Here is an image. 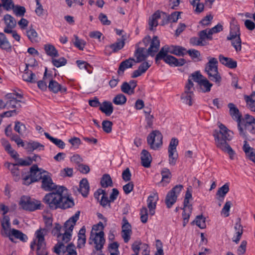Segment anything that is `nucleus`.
I'll use <instances>...</instances> for the list:
<instances>
[{
	"label": "nucleus",
	"mask_w": 255,
	"mask_h": 255,
	"mask_svg": "<svg viewBox=\"0 0 255 255\" xmlns=\"http://www.w3.org/2000/svg\"><path fill=\"white\" fill-rule=\"evenodd\" d=\"M66 188L64 186H59L56 190L46 194L43 201L51 210L60 208L66 209L71 208L74 205V201L64 193Z\"/></svg>",
	"instance_id": "1"
},
{
	"label": "nucleus",
	"mask_w": 255,
	"mask_h": 255,
	"mask_svg": "<svg viewBox=\"0 0 255 255\" xmlns=\"http://www.w3.org/2000/svg\"><path fill=\"white\" fill-rule=\"evenodd\" d=\"M219 130H215L213 134L215 138V144L218 148L227 153L230 159L233 160L234 158L235 152L227 141L231 140L233 132L222 124L219 125Z\"/></svg>",
	"instance_id": "2"
},
{
	"label": "nucleus",
	"mask_w": 255,
	"mask_h": 255,
	"mask_svg": "<svg viewBox=\"0 0 255 255\" xmlns=\"http://www.w3.org/2000/svg\"><path fill=\"white\" fill-rule=\"evenodd\" d=\"M159 48V40L157 36H154L152 38L149 47L146 49L144 47H138L134 52V56L136 57L135 62L139 63L144 61L148 55L154 56L155 53L157 52Z\"/></svg>",
	"instance_id": "3"
},
{
	"label": "nucleus",
	"mask_w": 255,
	"mask_h": 255,
	"mask_svg": "<svg viewBox=\"0 0 255 255\" xmlns=\"http://www.w3.org/2000/svg\"><path fill=\"white\" fill-rule=\"evenodd\" d=\"M47 233V230L46 229L40 228L35 232V239L31 243L30 248L33 250L36 246V255H48V252L44 239Z\"/></svg>",
	"instance_id": "4"
},
{
	"label": "nucleus",
	"mask_w": 255,
	"mask_h": 255,
	"mask_svg": "<svg viewBox=\"0 0 255 255\" xmlns=\"http://www.w3.org/2000/svg\"><path fill=\"white\" fill-rule=\"evenodd\" d=\"M175 45H165L160 49V59H163L165 62L170 65L175 66H181L183 65L186 61L184 59H177L173 56L167 55L168 53L173 54L174 53Z\"/></svg>",
	"instance_id": "5"
},
{
	"label": "nucleus",
	"mask_w": 255,
	"mask_h": 255,
	"mask_svg": "<svg viewBox=\"0 0 255 255\" xmlns=\"http://www.w3.org/2000/svg\"><path fill=\"white\" fill-rule=\"evenodd\" d=\"M218 61L215 58H210L205 67L209 79L218 85L221 81V77L218 71Z\"/></svg>",
	"instance_id": "6"
},
{
	"label": "nucleus",
	"mask_w": 255,
	"mask_h": 255,
	"mask_svg": "<svg viewBox=\"0 0 255 255\" xmlns=\"http://www.w3.org/2000/svg\"><path fill=\"white\" fill-rule=\"evenodd\" d=\"M47 172L38 167L37 165H32L30 169V174L23 178L24 184L28 185L30 183L41 179Z\"/></svg>",
	"instance_id": "7"
},
{
	"label": "nucleus",
	"mask_w": 255,
	"mask_h": 255,
	"mask_svg": "<svg viewBox=\"0 0 255 255\" xmlns=\"http://www.w3.org/2000/svg\"><path fill=\"white\" fill-rule=\"evenodd\" d=\"M6 27L4 28L3 31L8 34H11L12 37L17 41H19L20 36L15 30H13L16 25V21L15 18L11 15L6 14L3 18Z\"/></svg>",
	"instance_id": "8"
},
{
	"label": "nucleus",
	"mask_w": 255,
	"mask_h": 255,
	"mask_svg": "<svg viewBox=\"0 0 255 255\" xmlns=\"http://www.w3.org/2000/svg\"><path fill=\"white\" fill-rule=\"evenodd\" d=\"M19 205L21 208L28 211H33L40 209V202L31 198L29 196H22L19 200Z\"/></svg>",
	"instance_id": "9"
},
{
	"label": "nucleus",
	"mask_w": 255,
	"mask_h": 255,
	"mask_svg": "<svg viewBox=\"0 0 255 255\" xmlns=\"http://www.w3.org/2000/svg\"><path fill=\"white\" fill-rule=\"evenodd\" d=\"M195 88L194 84L191 79H188L185 86L184 92L182 94L181 99L182 102L189 106H191L193 103L194 98V91Z\"/></svg>",
	"instance_id": "10"
},
{
	"label": "nucleus",
	"mask_w": 255,
	"mask_h": 255,
	"mask_svg": "<svg viewBox=\"0 0 255 255\" xmlns=\"http://www.w3.org/2000/svg\"><path fill=\"white\" fill-rule=\"evenodd\" d=\"M93 243L94 244V248L97 251L102 252V250L105 243L104 233L103 231H101L98 233H95L93 232H91L90 237L89 240V244L90 245H92Z\"/></svg>",
	"instance_id": "11"
},
{
	"label": "nucleus",
	"mask_w": 255,
	"mask_h": 255,
	"mask_svg": "<svg viewBox=\"0 0 255 255\" xmlns=\"http://www.w3.org/2000/svg\"><path fill=\"white\" fill-rule=\"evenodd\" d=\"M183 188V186L181 184L174 186L166 195L165 203L168 208H171L176 202L178 195Z\"/></svg>",
	"instance_id": "12"
},
{
	"label": "nucleus",
	"mask_w": 255,
	"mask_h": 255,
	"mask_svg": "<svg viewBox=\"0 0 255 255\" xmlns=\"http://www.w3.org/2000/svg\"><path fill=\"white\" fill-rule=\"evenodd\" d=\"M30 165V160L29 161H24L22 159H18V161L16 163H10L6 162L4 163V166L10 171L12 176L15 177L14 180L16 181L19 179L20 177V171L17 166L18 165L28 166Z\"/></svg>",
	"instance_id": "13"
},
{
	"label": "nucleus",
	"mask_w": 255,
	"mask_h": 255,
	"mask_svg": "<svg viewBox=\"0 0 255 255\" xmlns=\"http://www.w3.org/2000/svg\"><path fill=\"white\" fill-rule=\"evenodd\" d=\"M64 231L63 234L58 233L57 236L58 244L56 245L54 248V252L57 254L60 253V250L62 247H64V244L67 243L71 240L72 232L66 231Z\"/></svg>",
	"instance_id": "14"
},
{
	"label": "nucleus",
	"mask_w": 255,
	"mask_h": 255,
	"mask_svg": "<svg viewBox=\"0 0 255 255\" xmlns=\"http://www.w3.org/2000/svg\"><path fill=\"white\" fill-rule=\"evenodd\" d=\"M41 180V188L45 191H54L59 187L53 182L51 177L48 172L43 176Z\"/></svg>",
	"instance_id": "15"
},
{
	"label": "nucleus",
	"mask_w": 255,
	"mask_h": 255,
	"mask_svg": "<svg viewBox=\"0 0 255 255\" xmlns=\"http://www.w3.org/2000/svg\"><path fill=\"white\" fill-rule=\"evenodd\" d=\"M131 233V225L128 223L127 218L124 217L123 219L122 236L125 243H127L129 241Z\"/></svg>",
	"instance_id": "16"
},
{
	"label": "nucleus",
	"mask_w": 255,
	"mask_h": 255,
	"mask_svg": "<svg viewBox=\"0 0 255 255\" xmlns=\"http://www.w3.org/2000/svg\"><path fill=\"white\" fill-rule=\"evenodd\" d=\"M80 211H77L74 215L70 217L64 224L63 230L72 232L76 222L79 218Z\"/></svg>",
	"instance_id": "17"
},
{
	"label": "nucleus",
	"mask_w": 255,
	"mask_h": 255,
	"mask_svg": "<svg viewBox=\"0 0 255 255\" xmlns=\"http://www.w3.org/2000/svg\"><path fill=\"white\" fill-rule=\"evenodd\" d=\"M5 237H8L9 239L13 242H14L13 237H14L15 239H19L23 242H26L27 240V237L25 234H24L21 231L14 229L10 230L9 232Z\"/></svg>",
	"instance_id": "18"
},
{
	"label": "nucleus",
	"mask_w": 255,
	"mask_h": 255,
	"mask_svg": "<svg viewBox=\"0 0 255 255\" xmlns=\"http://www.w3.org/2000/svg\"><path fill=\"white\" fill-rule=\"evenodd\" d=\"M49 83L48 88L50 91L56 94L60 92L61 93H65L67 91L66 87L62 86L57 82L52 79V77L49 78Z\"/></svg>",
	"instance_id": "19"
},
{
	"label": "nucleus",
	"mask_w": 255,
	"mask_h": 255,
	"mask_svg": "<svg viewBox=\"0 0 255 255\" xmlns=\"http://www.w3.org/2000/svg\"><path fill=\"white\" fill-rule=\"evenodd\" d=\"M160 174L162 176L160 186L166 187L170 182L172 178L171 172L167 168H163L160 171Z\"/></svg>",
	"instance_id": "20"
},
{
	"label": "nucleus",
	"mask_w": 255,
	"mask_h": 255,
	"mask_svg": "<svg viewBox=\"0 0 255 255\" xmlns=\"http://www.w3.org/2000/svg\"><path fill=\"white\" fill-rule=\"evenodd\" d=\"M2 230L0 232L1 235L5 237L9 232L10 229V219L8 216L4 215L0 221Z\"/></svg>",
	"instance_id": "21"
},
{
	"label": "nucleus",
	"mask_w": 255,
	"mask_h": 255,
	"mask_svg": "<svg viewBox=\"0 0 255 255\" xmlns=\"http://www.w3.org/2000/svg\"><path fill=\"white\" fill-rule=\"evenodd\" d=\"M229 108V113L230 116L233 120L237 122L242 120V114L240 112L239 109L233 103H229L228 105Z\"/></svg>",
	"instance_id": "22"
},
{
	"label": "nucleus",
	"mask_w": 255,
	"mask_h": 255,
	"mask_svg": "<svg viewBox=\"0 0 255 255\" xmlns=\"http://www.w3.org/2000/svg\"><path fill=\"white\" fill-rule=\"evenodd\" d=\"M243 149L247 157L255 163V149L251 147L247 141H244Z\"/></svg>",
	"instance_id": "23"
},
{
	"label": "nucleus",
	"mask_w": 255,
	"mask_h": 255,
	"mask_svg": "<svg viewBox=\"0 0 255 255\" xmlns=\"http://www.w3.org/2000/svg\"><path fill=\"white\" fill-rule=\"evenodd\" d=\"M158 198V195L154 194L150 195L147 199V207L149 210V214L151 215H153L154 214V209L156 207V204Z\"/></svg>",
	"instance_id": "24"
},
{
	"label": "nucleus",
	"mask_w": 255,
	"mask_h": 255,
	"mask_svg": "<svg viewBox=\"0 0 255 255\" xmlns=\"http://www.w3.org/2000/svg\"><path fill=\"white\" fill-rule=\"evenodd\" d=\"M133 61L135 62V60L133 58H129L122 62L118 70V74L119 75H123L126 69L131 68L133 65Z\"/></svg>",
	"instance_id": "25"
},
{
	"label": "nucleus",
	"mask_w": 255,
	"mask_h": 255,
	"mask_svg": "<svg viewBox=\"0 0 255 255\" xmlns=\"http://www.w3.org/2000/svg\"><path fill=\"white\" fill-rule=\"evenodd\" d=\"M159 133L158 130H153L151 132L147 137V141L148 144L150 145L151 148L156 150L158 149L159 147V143H155V138L157 134Z\"/></svg>",
	"instance_id": "26"
},
{
	"label": "nucleus",
	"mask_w": 255,
	"mask_h": 255,
	"mask_svg": "<svg viewBox=\"0 0 255 255\" xmlns=\"http://www.w3.org/2000/svg\"><path fill=\"white\" fill-rule=\"evenodd\" d=\"M0 48L7 52H10L12 46L5 34L0 32Z\"/></svg>",
	"instance_id": "27"
},
{
	"label": "nucleus",
	"mask_w": 255,
	"mask_h": 255,
	"mask_svg": "<svg viewBox=\"0 0 255 255\" xmlns=\"http://www.w3.org/2000/svg\"><path fill=\"white\" fill-rule=\"evenodd\" d=\"M99 110L106 116H109L113 112L114 108L111 102L105 101L101 104Z\"/></svg>",
	"instance_id": "28"
},
{
	"label": "nucleus",
	"mask_w": 255,
	"mask_h": 255,
	"mask_svg": "<svg viewBox=\"0 0 255 255\" xmlns=\"http://www.w3.org/2000/svg\"><path fill=\"white\" fill-rule=\"evenodd\" d=\"M89 184L86 178L82 179L79 184V191L81 193L83 197H87L89 192Z\"/></svg>",
	"instance_id": "29"
},
{
	"label": "nucleus",
	"mask_w": 255,
	"mask_h": 255,
	"mask_svg": "<svg viewBox=\"0 0 255 255\" xmlns=\"http://www.w3.org/2000/svg\"><path fill=\"white\" fill-rule=\"evenodd\" d=\"M141 164L144 167H149L150 166L151 157L148 151L143 149L141 153Z\"/></svg>",
	"instance_id": "30"
},
{
	"label": "nucleus",
	"mask_w": 255,
	"mask_h": 255,
	"mask_svg": "<svg viewBox=\"0 0 255 255\" xmlns=\"http://www.w3.org/2000/svg\"><path fill=\"white\" fill-rule=\"evenodd\" d=\"M44 145L37 141H31L26 143L25 149L29 153H31L34 150H43Z\"/></svg>",
	"instance_id": "31"
},
{
	"label": "nucleus",
	"mask_w": 255,
	"mask_h": 255,
	"mask_svg": "<svg viewBox=\"0 0 255 255\" xmlns=\"http://www.w3.org/2000/svg\"><path fill=\"white\" fill-rule=\"evenodd\" d=\"M219 59L222 64L230 68H235L237 66V63L236 61L233 60L231 58L224 57L222 55H219Z\"/></svg>",
	"instance_id": "32"
},
{
	"label": "nucleus",
	"mask_w": 255,
	"mask_h": 255,
	"mask_svg": "<svg viewBox=\"0 0 255 255\" xmlns=\"http://www.w3.org/2000/svg\"><path fill=\"white\" fill-rule=\"evenodd\" d=\"M50 77H52V75L47 73V68L45 67L42 80L37 82V86L40 90L42 91H46L47 90L48 86L45 81L47 79H49Z\"/></svg>",
	"instance_id": "33"
},
{
	"label": "nucleus",
	"mask_w": 255,
	"mask_h": 255,
	"mask_svg": "<svg viewBox=\"0 0 255 255\" xmlns=\"http://www.w3.org/2000/svg\"><path fill=\"white\" fill-rule=\"evenodd\" d=\"M159 18V10H157L155 12L149 17L148 20V24L149 29L153 30L154 27L158 25V20Z\"/></svg>",
	"instance_id": "34"
},
{
	"label": "nucleus",
	"mask_w": 255,
	"mask_h": 255,
	"mask_svg": "<svg viewBox=\"0 0 255 255\" xmlns=\"http://www.w3.org/2000/svg\"><path fill=\"white\" fill-rule=\"evenodd\" d=\"M86 229L85 227L83 226L79 231L78 233V240L77 247L78 248H82L85 246L86 238L85 236Z\"/></svg>",
	"instance_id": "35"
},
{
	"label": "nucleus",
	"mask_w": 255,
	"mask_h": 255,
	"mask_svg": "<svg viewBox=\"0 0 255 255\" xmlns=\"http://www.w3.org/2000/svg\"><path fill=\"white\" fill-rule=\"evenodd\" d=\"M229 183H225L223 186L219 188L216 193V195L218 196V200L223 201L226 194L229 191Z\"/></svg>",
	"instance_id": "36"
},
{
	"label": "nucleus",
	"mask_w": 255,
	"mask_h": 255,
	"mask_svg": "<svg viewBox=\"0 0 255 255\" xmlns=\"http://www.w3.org/2000/svg\"><path fill=\"white\" fill-rule=\"evenodd\" d=\"M44 135L47 139H48L51 142H52L53 143H54L58 147H59L61 149H63L65 148V143L61 139L54 138V137H52V136H51L47 132H44Z\"/></svg>",
	"instance_id": "37"
},
{
	"label": "nucleus",
	"mask_w": 255,
	"mask_h": 255,
	"mask_svg": "<svg viewBox=\"0 0 255 255\" xmlns=\"http://www.w3.org/2000/svg\"><path fill=\"white\" fill-rule=\"evenodd\" d=\"M22 79L24 81L31 83H34L36 81L35 74L31 71H28L27 69L25 70V72L22 75Z\"/></svg>",
	"instance_id": "38"
},
{
	"label": "nucleus",
	"mask_w": 255,
	"mask_h": 255,
	"mask_svg": "<svg viewBox=\"0 0 255 255\" xmlns=\"http://www.w3.org/2000/svg\"><path fill=\"white\" fill-rule=\"evenodd\" d=\"M44 50L48 56L52 57H58L59 56L58 51L52 44H45L44 45Z\"/></svg>",
	"instance_id": "39"
},
{
	"label": "nucleus",
	"mask_w": 255,
	"mask_h": 255,
	"mask_svg": "<svg viewBox=\"0 0 255 255\" xmlns=\"http://www.w3.org/2000/svg\"><path fill=\"white\" fill-rule=\"evenodd\" d=\"M238 221L235 224L234 229L236 231L237 236L235 238L233 239V242H235L236 243H238L241 237L243 234V227L240 224V219H238Z\"/></svg>",
	"instance_id": "40"
},
{
	"label": "nucleus",
	"mask_w": 255,
	"mask_h": 255,
	"mask_svg": "<svg viewBox=\"0 0 255 255\" xmlns=\"http://www.w3.org/2000/svg\"><path fill=\"white\" fill-rule=\"evenodd\" d=\"M191 224H195L200 229H205L206 227V218L202 215H198Z\"/></svg>",
	"instance_id": "41"
},
{
	"label": "nucleus",
	"mask_w": 255,
	"mask_h": 255,
	"mask_svg": "<svg viewBox=\"0 0 255 255\" xmlns=\"http://www.w3.org/2000/svg\"><path fill=\"white\" fill-rule=\"evenodd\" d=\"M203 92H209L211 90L212 84L209 82L206 78H204L198 84Z\"/></svg>",
	"instance_id": "42"
},
{
	"label": "nucleus",
	"mask_w": 255,
	"mask_h": 255,
	"mask_svg": "<svg viewBox=\"0 0 255 255\" xmlns=\"http://www.w3.org/2000/svg\"><path fill=\"white\" fill-rule=\"evenodd\" d=\"M101 185L103 188H107L113 186V182L111 177L109 174H104L101 180Z\"/></svg>",
	"instance_id": "43"
},
{
	"label": "nucleus",
	"mask_w": 255,
	"mask_h": 255,
	"mask_svg": "<svg viewBox=\"0 0 255 255\" xmlns=\"http://www.w3.org/2000/svg\"><path fill=\"white\" fill-rule=\"evenodd\" d=\"M240 28L237 25H233L231 28L229 35L227 37L228 40L234 39L237 37H240Z\"/></svg>",
	"instance_id": "44"
},
{
	"label": "nucleus",
	"mask_w": 255,
	"mask_h": 255,
	"mask_svg": "<svg viewBox=\"0 0 255 255\" xmlns=\"http://www.w3.org/2000/svg\"><path fill=\"white\" fill-rule=\"evenodd\" d=\"M168 162L169 165L174 166L176 164L178 158V153L177 150H168Z\"/></svg>",
	"instance_id": "45"
},
{
	"label": "nucleus",
	"mask_w": 255,
	"mask_h": 255,
	"mask_svg": "<svg viewBox=\"0 0 255 255\" xmlns=\"http://www.w3.org/2000/svg\"><path fill=\"white\" fill-rule=\"evenodd\" d=\"M14 129L21 135L25 133L27 130L25 125L18 121L15 122Z\"/></svg>",
	"instance_id": "46"
},
{
	"label": "nucleus",
	"mask_w": 255,
	"mask_h": 255,
	"mask_svg": "<svg viewBox=\"0 0 255 255\" xmlns=\"http://www.w3.org/2000/svg\"><path fill=\"white\" fill-rule=\"evenodd\" d=\"M198 35L200 37V39L202 40L204 43H206L205 40L212 39V34H209V30L208 29H206L202 30L199 32Z\"/></svg>",
	"instance_id": "47"
},
{
	"label": "nucleus",
	"mask_w": 255,
	"mask_h": 255,
	"mask_svg": "<svg viewBox=\"0 0 255 255\" xmlns=\"http://www.w3.org/2000/svg\"><path fill=\"white\" fill-rule=\"evenodd\" d=\"M11 9L13 10L14 14L16 16H23L26 12L25 8L24 6L18 5H14Z\"/></svg>",
	"instance_id": "48"
},
{
	"label": "nucleus",
	"mask_w": 255,
	"mask_h": 255,
	"mask_svg": "<svg viewBox=\"0 0 255 255\" xmlns=\"http://www.w3.org/2000/svg\"><path fill=\"white\" fill-rule=\"evenodd\" d=\"M124 45V40L119 39L116 42L111 44L110 47L112 49L113 52H116L123 48Z\"/></svg>",
	"instance_id": "49"
},
{
	"label": "nucleus",
	"mask_w": 255,
	"mask_h": 255,
	"mask_svg": "<svg viewBox=\"0 0 255 255\" xmlns=\"http://www.w3.org/2000/svg\"><path fill=\"white\" fill-rule=\"evenodd\" d=\"M126 97L122 94L117 95L113 101V103L117 105H123L126 103Z\"/></svg>",
	"instance_id": "50"
},
{
	"label": "nucleus",
	"mask_w": 255,
	"mask_h": 255,
	"mask_svg": "<svg viewBox=\"0 0 255 255\" xmlns=\"http://www.w3.org/2000/svg\"><path fill=\"white\" fill-rule=\"evenodd\" d=\"M27 36L32 42H36L37 40V33L33 28H30L26 31Z\"/></svg>",
	"instance_id": "51"
},
{
	"label": "nucleus",
	"mask_w": 255,
	"mask_h": 255,
	"mask_svg": "<svg viewBox=\"0 0 255 255\" xmlns=\"http://www.w3.org/2000/svg\"><path fill=\"white\" fill-rule=\"evenodd\" d=\"M192 190L191 187H189L187 189L184 200V206L185 208H187V207L189 206H192L191 204H189V200L192 198Z\"/></svg>",
	"instance_id": "52"
},
{
	"label": "nucleus",
	"mask_w": 255,
	"mask_h": 255,
	"mask_svg": "<svg viewBox=\"0 0 255 255\" xmlns=\"http://www.w3.org/2000/svg\"><path fill=\"white\" fill-rule=\"evenodd\" d=\"M21 101L20 100H18L17 99L14 100H9L7 101L5 103L6 107L7 109L12 108H19L21 107V105L19 104Z\"/></svg>",
	"instance_id": "53"
},
{
	"label": "nucleus",
	"mask_w": 255,
	"mask_h": 255,
	"mask_svg": "<svg viewBox=\"0 0 255 255\" xmlns=\"http://www.w3.org/2000/svg\"><path fill=\"white\" fill-rule=\"evenodd\" d=\"M102 128L106 133H110L112 130L113 123L110 121H103L102 122Z\"/></svg>",
	"instance_id": "54"
},
{
	"label": "nucleus",
	"mask_w": 255,
	"mask_h": 255,
	"mask_svg": "<svg viewBox=\"0 0 255 255\" xmlns=\"http://www.w3.org/2000/svg\"><path fill=\"white\" fill-rule=\"evenodd\" d=\"M204 78L205 77L201 75L199 72L197 71L193 73L191 76L189 77L188 79H191V81L193 80L199 84Z\"/></svg>",
	"instance_id": "55"
},
{
	"label": "nucleus",
	"mask_w": 255,
	"mask_h": 255,
	"mask_svg": "<svg viewBox=\"0 0 255 255\" xmlns=\"http://www.w3.org/2000/svg\"><path fill=\"white\" fill-rule=\"evenodd\" d=\"M232 41V44L235 48L237 52L240 51L242 49V45H241V39L240 37H237V38H235L234 39H231Z\"/></svg>",
	"instance_id": "56"
},
{
	"label": "nucleus",
	"mask_w": 255,
	"mask_h": 255,
	"mask_svg": "<svg viewBox=\"0 0 255 255\" xmlns=\"http://www.w3.org/2000/svg\"><path fill=\"white\" fill-rule=\"evenodd\" d=\"M52 62L54 66L59 67L64 66L67 63V60L64 57H61L58 59H52Z\"/></svg>",
	"instance_id": "57"
},
{
	"label": "nucleus",
	"mask_w": 255,
	"mask_h": 255,
	"mask_svg": "<svg viewBox=\"0 0 255 255\" xmlns=\"http://www.w3.org/2000/svg\"><path fill=\"white\" fill-rule=\"evenodd\" d=\"M183 210V220H185L186 219L187 220L189 221V219L190 218V215L192 211V206H189L188 207H187V208L184 207Z\"/></svg>",
	"instance_id": "58"
},
{
	"label": "nucleus",
	"mask_w": 255,
	"mask_h": 255,
	"mask_svg": "<svg viewBox=\"0 0 255 255\" xmlns=\"http://www.w3.org/2000/svg\"><path fill=\"white\" fill-rule=\"evenodd\" d=\"M2 2V6L4 7V8L7 11H8L10 9H11L13 6H14V4L12 1V0H1Z\"/></svg>",
	"instance_id": "59"
},
{
	"label": "nucleus",
	"mask_w": 255,
	"mask_h": 255,
	"mask_svg": "<svg viewBox=\"0 0 255 255\" xmlns=\"http://www.w3.org/2000/svg\"><path fill=\"white\" fill-rule=\"evenodd\" d=\"M232 205L231 201H227L223 208L221 213L224 215L225 217H227L229 216V211Z\"/></svg>",
	"instance_id": "60"
},
{
	"label": "nucleus",
	"mask_w": 255,
	"mask_h": 255,
	"mask_svg": "<svg viewBox=\"0 0 255 255\" xmlns=\"http://www.w3.org/2000/svg\"><path fill=\"white\" fill-rule=\"evenodd\" d=\"M73 170L72 168H65L60 171V175L62 177H71L73 175Z\"/></svg>",
	"instance_id": "61"
},
{
	"label": "nucleus",
	"mask_w": 255,
	"mask_h": 255,
	"mask_svg": "<svg viewBox=\"0 0 255 255\" xmlns=\"http://www.w3.org/2000/svg\"><path fill=\"white\" fill-rule=\"evenodd\" d=\"M186 53V49L180 46H175L173 54L178 56H182Z\"/></svg>",
	"instance_id": "62"
},
{
	"label": "nucleus",
	"mask_w": 255,
	"mask_h": 255,
	"mask_svg": "<svg viewBox=\"0 0 255 255\" xmlns=\"http://www.w3.org/2000/svg\"><path fill=\"white\" fill-rule=\"evenodd\" d=\"M98 18L103 25H109L111 23V21L108 20L107 15L103 13L99 14Z\"/></svg>",
	"instance_id": "63"
},
{
	"label": "nucleus",
	"mask_w": 255,
	"mask_h": 255,
	"mask_svg": "<svg viewBox=\"0 0 255 255\" xmlns=\"http://www.w3.org/2000/svg\"><path fill=\"white\" fill-rule=\"evenodd\" d=\"M148 219L147 209L146 207H143L140 210V220L143 223L147 222Z\"/></svg>",
	"instance_id": "64"
}]
</instances>
